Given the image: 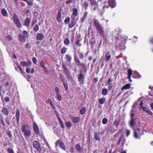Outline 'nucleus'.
I'll return each instance as SVG.
<instances>
[{
    "label": "nucleus",
    "instance_id": "obj_6",
    "mask_svg": "<svg viewBox=\"0 0 153 153\" xmlns=\"http://www.w3.org/2000/svg\"><path fill=\"white\" fill-rule=\"evenodd\" d=\"M77 78L78 82L80 84H83L84 83L85 78L82 74V71H80V73L78 74Z\"/></svg>",
    "mask_w": 153,
    "mask_h": 153
},
{
    "label": "nucleus",
    "instance_id": "obj_60",
    "mask_svg": "<svg viewBox=\"0 0 153 153\" xmlns=\"http://www.w3.org/2000/svg\"><path fill=\"white\" fill-rule=\"evenodd\" d=\"M6 37L8 39V41H10L12 39V37L9 35H7L6 36Z\"/></svg>",
    "mask_w": 153,
    "mask_h": 153
},
{
    "label": "nucleus",
    "instance_id": "obj_45",
    "mask_svg": "<svg viewBox=\"0 0 153 153\" xmlns=\"http://www.w3.org/2000/svg\"><path fill=\"white\" fill-rule=\"evenodd\" d=\"M80 40L77 39L75 42V44L76 45H77L79 47H80L81 46L82 44L81 43H80Z\"/></svg>",
    "mask_w": 153,
    "mask_h": 153
},
{
    "label": "nucleus",
    "instance_id": "obj_9",
    "mask_svg": "<svg viewBox=\"0 0 153 153\" xmlns=\"http://www.w3.org/2000/svg\"><path fill=\"white\" fill-rule=\"evenodd\" d=\"M59 146V147L64 150H65V147L64 143L62 142L60 140H58L55 143L56 147Z\"/></svg>",
    "mask_w": 153,
    "mask_h": 153
},
{
    "label": "nucleus",
    "instance_id": "obj_55",
    "mask_svg": "<svg viewBox=\"0 0 153 153\" xmlns=\"http://www.w3.org/2000/svg\"><path fill=\"white\" fill-rule=\"evenodd\" d=\"M37 21L36 19H33L31 22V25L33 26L37 22Z\"/></svg>",
    "mask_w": 153,
    "mask_h": 153
},
{
    "label": "nucleus",
    "instance_id": "obj_53",
    "mask_svg": "<svg viewBox=\"0 0 153 153\" xmlns=\"http://www.w3.org/2000/svg\"><path fill=\"white\" fill-rule=\"evenodd\" d=\"M7 151L8 153H14L13 149L10 148H7Z\"/></svg>",
    "mask_w": 153,
    "mask_h": 153
},
{
    "label": "nucleus",
    "instance_id": "obj_49",
    "mask_svg": "<svg viewBox=\"0 0 153 153\" xmlns=\"http://www.w3.org/2000/svg\"><path fill=\"white\" fill-rule=\"evenodd\" d=\"M6 133L10 138L12 137V131H7Z\"/></svg>",
    "mask_w": 153,
    "mask_h": 153
},
{
    "label": "nucleus",
    "instance_id": "obj_34",
    "mask_svg": "<svg viewBox=\"0 0 153 153\" xmlns=\"http://www.w3.org/2000/svg\"><path fill=\"white\" fill-rule=\"evenodd\" d=\"M106 101V98L104 97L100 99L99 100V103L101 104H103Z\"/></svg>",
    "mask_w": 153,
    "mask_h": 153
},
{
    "label": "nucleus",
    "instance_id": "obj_21",
    "mask_svg": "<svg viewBox=\"0 0 153 153\" xmlns=\"http://www.w3.org/2000/svg\"><path fill=\"white\" fill-rule=\"evenodd\" d=\"M16 115L17 123L18 126L19 125V121L20 119V112L18 109H17L16 110Z\"/></svg>",
    "mask_w": 153,
    "mask_h": 153
},
{
    "label": "nucleus",
    "instance_id": "obj_50",
    "mask_svg": "<svg viewBox=\"0 0 153 153\" xmlns=\"http://www.w3.org/2000/svg\"><path fill=\"white\" fill-rule=\"evenodd\" d=\"M83 7H85V9L86 10L87 9L88 6V3L86 1H85L83 3Z\"/></svg>",
    "mask_w": 153,
    "mask_h": 153
},
{
    "label": "nucleus",
    "instance_id": "obj_1",
    "mask_svg": "<svg viewBox=\"0 0 153 153\" xmlns=\"http://www.w3.org/2000/svg\"><path fill=\"white\" fill-rule=\"evenodd\" d=\"M73 13L71 16V20L69 24L68 25V26L69 28H72L74 27L76 24V21L78 20V18L76 19V17L78 15V11L76 8H73L72 9Z\"/></svg>",
    "mask_w": 153,
    "mask_h": 153
},
{
    "label": "nucleus",
    "instance_id": "obj_8",
    "mask_svg": "<svg viewBox=\"0 0 153 153\" xmlns=\"http://www.w3.org/2000/svg\"><path fill=\"white\" fill-rule=\"evenodd\" d=\"M116 4L115 0H109L108 1V6L104 5L103 6V8H108L109 7H110L112 8H113L116 6Z\"/></svg>",
    "mask_w": 153,
    "mask_h": 153
},
{
    "label": "nucleus",
    "instance_id": "obj_10",
    "mask_svg": "<svg viewBox=\"0 0 153 153\" xmlns=\"http://www.w3.org/2000/svg\"><path fill=\"white\" fill-rule=\"evenodd\" d=\"M94 23L97 30L103 29V27L97 19H95L94 20Z\"/></svg>",
    "mask_w": 153,
    "mask_h": 153
},
{
    "label": "nucleus",
    "instance_id": "obj_11",
    "mask_svg": "<svg viewBox=\"0 0 153 153\" xmlns=\"http://www.w3.org/2000/svg\"><path fill=\"white\" fill-rule=\"evenodd\" d=\"M33 129L35 133L36 134H38L40 133L39 127L36 123L34 121L33 124Z\"/></svg>",
    "mask_w": 153,
    "mask_h": 153
},
{
    "label": "nucleus",
    "instance_id": "obj_7",
    "mask_svg": "<svg viewBox=\"0 0 153 153\" xmlns=\"http://www.w3.org/2000/svg\"><path fill=\"white\" fill-rule=\"evenodd\" d=\"M140 129L139 128H137L135 130L134 132V136L136 139H140V137L143 133V132L140 133Z\"/></svg>",
    "mask_w": 153,
    "mask_h": 153
},
{
    "label": "nucleus",
    "instance_id": "obj_48",
    "mask_svg": "<svg viewBox=\"0 0 153 153\" xmlns=\"http://www.w3.org/2000/svg\"><path fill=\"white\" fill-rule=\"evenodd\" d=\"M66 51L67 48H66L64 47L61 49V54H63L66 52Z\"/></svg>",
    "mask_w": 153,
    "mask_h": 153
},
{
    "label": "nucleus",
    "instance_id": "obj_19",
    "mask_svg": "<svg viewBox=\"0 0 153 153\" xmlns=\"http://www.w3.org/2000/svg\"><path fill=\"white\" fill-rule=\"evenodd\" d=\"M33 147L36 150L41 146L39 142L37 141H34L33 142Z\"/></svg>",
    "mask_w": 153,
    "mask_h": 153
},
{
    "label": "nucleus",
    "instance_id": "obj_14",
    "mask_svg": "<svg viewBox=\"0 0 153 153\" xmlns=\"http://www.w3.org/2000/svg\"><path fill=\"white\" fill-rule=\"evenodd\" d=\"M113 81V79H111V78H109L108 79L107 81V85H108V89L109 91L111 90L114 88V86L111 83Z\"/></svg>",
    "mask_w": 153,
    "mask_h": 153
},
{
    "label": "nucleus",
    "instance_id": "obj_27",
    "mask_svg": "<svg viewBox=\"0 0 153 153\" xmlns=\"http://www.w3.org/2000/svg\"><path fill=\"white\" fill-rule=\"evenodd\" d=\"M132 74V72L131 70V69H129L128 70V79H129L130 82H132L131 79V76Z\"/></svg>",
    "mask_w": 153,
    "mask_h": 153
},
{
    "label": "nucleus",
    "instance_id": "obj_56",
    "mask_svg": "<svg viewBox=\"0 0 153 153\" xmlns=\"http://www.w3.org/2000/svg\"><path fill=\"white\" fill-rule=\"evenodd\" d=\"M90 1L91 5H94L96 4V2L95 1L92 0V1Z\"/></svg>",
    "mask_w": 153,
    "mask_h": 153
},
{
    "label": "nucleus",
    "instance_id": "obj_25",
    "mask_svg": "<svg viewBox=\"0 0 153 153\" xmlns=\"http://www.w3.org/2000/svg\"><path fill=\"white\" fill-rule=\"evenodd\" d=\"M97 30V32L99 33L100 37H102L103 38L105 37L103 29Z\"/></svg>",
    "mask_w": 153,
    "mask_h": 153
},
{
    "label": "nucleus",
    "instance_id": "obj_42",
    "mask_svg": "<svg viewBox=\"0 0 153 153\" xmlns=\"http://www.w3.org/2000/svg\"><path fill=\"white\" fill-rule=\"evenodd\" d=\"M70 21V18L69 16L67 17L64 20V22L65 24H69Z\"/></svg>",
    "mask_w": 153,
    "mask_h": 153
},
{
    "label": "nucleus",
    "instance_id": "obj_2",
    "mask_svg": "<svg viewBox=\"0 0 153 153\" xmlns=\"http://www.w3.org/2000/svg\"><path fill=\"white\" fill-rule=\"evenodd\" d=\"M29 127L28 125H23L22 126V131L25 138L29 137L31 134V131L29 129Z\"/></svg>",
    "mask_w": 153,
    "mask_h": 153
},
{
    "label": "nucleus",
    "instance_id": "obj_20",
    "mask_svg": "<svg viewBox=\"0 0 153 153\" xmlns=\"http://www.w3.org/2000/svg\"><path fill=\"white\" fill-rule=\"evenodd\" d=\"M45 38L44 35L41 33H37L36 36V39L38 40H42Z\"/></svg>",
    "mask_w": 153,
    "mask_h": 153
},
{
    "label": "nucleus",
    "instance_id": "obj_33",
    "mask_svg": "<svg viewBox=\"0 0 153 153\" xmlns=\"http://www.w3.org/2000/svg\"><path fill=\"white\" fill-rule=\"evenodd\" d=\"M1 14L4 16H6L7 15V13L6 10L4 9H2L1 10Z\"/></svg>",
    "mask_w": 153,
    "mask_h": 153
},
{
    "label": "nucleus",
    "instance_id": "obj_29",
    "mask_svg": "<svg viewBox=\"0 0 153 153\" xmlns=\"http://www.w3.org/2000/svg\"><path fill=\"white\" fill-rule=\"evenodd\" d=\"M62 82L65 91H68V88L67 80H66L65 81H64V80H63Z\"/></svg>",
    "mask_w": 153,
    "mask_h": 153
},
{
    "label": "nucleus",
    "instance_id": "obj_18",
    "mask_svg": "<svg viewBox=\"0 0 153 153\" xmlns=\"http://www.w3.org/2000/svg\"><path fill=\"white\" fill-rule=\"evenodd\" d=\"M20 64L23 67L29 66L31 65V63L29 60H27V62L23 61L20 62Z\"/></svg>",
    "mask_w": 153,
    "mask_h": 153
},
{
    "label": "nucleus",
    "instance_id": "obj_58",
    "mask_svg": "<svg viewBox=\"0 0 153 153\" xmlns=\"http://www.w3.org/2000/svg\"><path fill=\"white\" fill-rule=\"evenodd\" d=\"M1 122L3 126V128L4 130L5 129V124L4 123V120H3L2 119L1 120Z\"/></svg>",
    "mask_w": 153,
    "mask_h": 153
},
{
    "label": "nucleus",
    "instance_id": "obj_44",
    "mask_svg": "<svg viewBox=\"0 0 153 153\" xmlns=\"http://www.w3.org/2000/svg\"><path fill=\"white\" fill-rule=\"evenodd\" d=\"M17 67L19 69V70L20 71L21 73L22 74L24 75V74L25 73L24 72V71L23 70V69H22V68L21 67L20 65H19L18 64V63H17V64L16 65Z\"/></svg>",
    "mask_w": 153,
    "mask_h": 153
},
{
    "label": "nucleus",
    "instance_id": "obj_46",
    "mask_svg": "<svg viewBox=\"0 0 153 153\" xmlns=\"http://www.w3.org/2000/svg\"><path fill=\"white\" fill-rule=\"evenodd\" d=\"M108 121V119L106 118H104L102 120V123L103 124L105 125L107 123Z\"/></svg>",
    "mask_w": 153,
    "mask_h": 153
},
{
    "label": "nucleus",
    "instance_id": "obj_28",
    "mask_svg": "<svg viewBox=\"0 0 153 153\" xmlns=\"http://www.w3.org/2000/svg\"><path fill=\"white\" fill-rule=\"evenodd\" d=\"M130 88V84L129 83H127L122 87L121 90L122 91L124 89L127 90L128 89H129Z\"/></svg>",
    "mask_w": 153,
    "mask_h": 153
},
{
    "label": "nucleus",
    "instance_id": "obj_3",
    "mask_svg": "<svg viewBox=\"0 0 153 153\" xmlns=\"http://www.w3.org/2000/svg\"><path fill=\"white\" fill-rule=\"evenodd\" d=\"M22 35L19 34L18 36L19 41L22 43H24L25 41V39L29 37V34L27 32L24 30L22 33Z\"/></svg>",
    "mask_w": 153,
    "mask_h": 153
},
{
    "label": "nucleus",
    "instance_id": "obj_5",
    "mask_svg": "<svg viewBox=\"0 0 153 153\" xmlns=\"http://www.w3.org/2000/svg\"><path fill=\"white\" fill-rule=\"evenodd\" d=\"M74 59L75 62L78 67L80 66L82 68L83 70H84L86 67V64L85 63H81L77 57L74 55Z\"/></svg>",
    "mask_w": 153,
    "mask_h": 153
},
{
    "label": "nucleus",
    "instance_id": "obj_57",
    "mask_svg": "<svg viewBox=\"0 0 153 153\" xmlns=\"http://www.w3.org/2000/svg\"><path fill=\"white\" fill-rule=\"evenodd\" d=\"M55 91L56 93V94H60L59 93V88L56 87L55 88Z\"/></svg>",
    "mask_w": 153,
    "mask_h": 153
},
{
    "label": "nucleus",
    "instance_id": "obj_63",
    "mask_svg": "<svg viewBox=\"0 0 153 153\" xmlns=\"http://www.w3.org/2000/svg\"><path fill=\"white\" fill-rule=\"evenodd\" d=\"M4 101L6 102H9L10 100V98L8 97H6L4 98Z\"/></svg>",
    "mask_w": 153,
    "mask_h": 153
},
{
    "label": "nucleus",
    "instance_id": "obj_24",
    "mask_svg": "<svg viewBox=\"0 0 153 153\" xmlns=\"http://www.w3.org/2000/svg\"><path fill=\"white\" fill-rule=\"evenodd\" d=\"M141 76L140 74L137 71H134L132 75V77L134 78H139Z\"/></svg>",
    "mask_w": 153,
    "mask_h": 153
},
{
    "label": "nucleus",
    "instance_id": "obj_16",
    "mask_svg": "<svg viewBox=\"0 0 153 153\" xmlns=\"http://www.w3.org/2000/svg\"><path fill=\"white\" fill-rule=\"evenodd\" d=\"M39 153H48L47 148L41 146L37 150Z\"/></svg>",
    "mask_w": 153,
    "mask_h": 153
},
{
    "label": "nucleus",
    "instance_id": "obj_41",
    "mask_svg": "<svg viewBox=\"0 0 153 153\" xmlns=\"http://www.w3.org/2000/svg\"><path fill=\"white\" fill-rule=\"evenodd\" d=\"M65 126L67 127V128L70 129V128L72 126V123L70 122H66L65 123Z\"/></svg>",
    "mask_w": 153,
    "mask_h": 153
},
{
    "label": "nucleus",
    "instance_id": "obj_32",
    "mask_svg": "<svg viewBox=\"0 0 153 153\" xmlns=\"http://www.w3.org/2000/svg\"><path fill=\"white\" fill-rule=\"evenodd\" d=\"M120 123V120H115L113 124L116 128L118 127Z\"/></svg>",
    "mask_w": 153,
    "mask_h": 153
},
{
    "label": "nucleus",
    "instance_id": "obj_47",
    "mask_svg": "<svg viewBox=\"0 0 153 153\" xmlns=\"http://www.w3.org/2000/svg\"><path fill=\"white\" fill-rule=\"evenodd\" d=\"M39 27L38 25L36 24L35 25L33 30L35 32H36L39 30Z\"/></svg>",
    "mask_w": 153,
    "mask_h": 153
},
{
    "label": "nucleus",
    "instance_id": "obj_4",
    "mask_svg": "<svg viewBox=\"0 0 153 153\" xmlns=\"http://www.w3.org/2000/svg\"><path fill=\"white\" fill-rule=\"evenodd\" d=\"M12 17L13 22L16 27L18 28H21L22 26V23L17 15L15 13H13Z\"/></svg>",
    "mask_w": 153,
    "mask_h": 153
},
{
    "label": "nucleus",
    "instance_id": "obj_23",
    "mask_svg": "<svg viewBox=\"0 0 153 153\" xmlns=\"http://www.w3.org/2000/svg\"><path fill=\"white\" fill-rule=\"evenodd\" d=\"M105 62H107L111 58V55L109 52H106L105 55Z\"/></svg>",
    "mask_w": 153,
    "mask_h": 153
},
{
    "label": "nucleus",
    "instance_id": "obj_15",
    "mask_svg": "<svg viewBox=\"0 0 153 153\" xmlns=\"http://www.w3.org/2000/svg\"><path fill=\"white\" fill-rule=\"evenodd\" d=\"M69 118L71 119L72 122L74 123H77L80 120V118L79 117H74L71 115L69 116Z\"/></svg>",
    "mask_w": 153,
    "mask_h": 153
},
{
    "label": "nucleus",
    "instance_id": "obj_31",
    "mask_svg": "<svg viewBox=\"0 0 153 153\" xmlns=\"http://www.w3.org/2000/svg\"><path fill=\"white\" fill-rule=\"evenodd\" d=\"M86 108L85 107H82L79 111V113L80 114H83L86 112Z\"/></svg>",
    "mask_w": 153,
    "mask_h": 153
},
{
    "label": "nucleus",
    "instance_id": "obj_30",
    "mask_svg": "<svg viewBox=\"0 0 153 153\" xmlns=\"http://www.w3.org/2000/svg\"><path fill=\"white\" fill-rule=\"evenodd\" d=\"M65 59L68 62H70L71 61L72 58L71 56L69 54H67L65 56Z\"/></svg>",
    "mask_w": 153,
    "mask_h": 153
},
{
    "label": "nucleus",
    "instance_id": "obj_39",
    "mask_svg": "<svg viewBox=\"0 0 153 153\" xmlns=\"http://www.w3.org/2000/svg\"><path fill=\"white\" fill-rule=\"evenodd\" d=\"M42 140L44 142H45V144L47 146L49 149L50 148L49 144H48V142H47L46 139L44 137H43L42 138Z\"/></svg>",
    "mask_w": 153,
    "mask_h": 153
},
{
    "label": "nucleus",
    "instance_id": "obj_40",
    "mask_svg": "<svg viewBox=\"0 0 153 153\" xmlns=\"http://www.w3.org/2000/svg\"><path fill=\"white\" fill-rule=\"evenodd\" d=\"M135 125V121L134 119H131L129 122V125L131 127H133Z\"/></svg>",
    "mask_w": 153,
    "mask_h": 153
},
{
    "label": "nucleus",
    "instance_id": "obj_43",
    "mask_svg": "<svg viewBox=\"0 0 153 153\" xmlns=\"http://www.w3.org/2000/svg\"><path fill=\"white\" fill-rule=\"evenodd\" d=\"M63 68L64 70L66 73H69V70L66 65L65 64H62Z\"/></svg>",
    "mask_w": 153,
    "mask_h": 153
},
{
    "label": "nucleus",
    "instance_id": "obj_22",
    "mask_svg": "<svg viewBox=\"0 0 153 153\" xmlns=\"http://www.w3.org/2000/svg\"><path fill=\"white\" fill-rule=\"evenodd\" d=\"M100 132H95L94 133V138L96 140L100 141Z\"/></svg>",
    "mask_w": 153,
    "mask_h": 153
},
{
    "label": "nucleus",
    "instance_id": "obj_59",
    "mask_svg": "<svg viewBox=\"0 0 153 153\" xmlns=\"http://www.w3.org/2000/svg\"><path fill=\"white\" fill-rule=\"evenodd\" d=\"M32 61L33 62L36 64L37 62V59L35 57H33L32 58Z\"/></svg>",
    "mask_w": 153,
    "mask_h": 153
},
{
    "label": "nucleus",
    "instance_id": "obj_64",
    "mask_svg": "<svg viewBox=\"0 0 153 153\" xmlns=\"http://www.w3.org/2000/svg\"><path fill=\"white\" fill-rule=\"evenodd\" d=\"M46 102L47 104L49 103L50 105L52 103V101L50 99H48L46 100Z\"/></svg>",
    "mask_w": 153,
    "mask_h": 153
},
{
    "label": "nucleus",
    "instance_id": "obj_51",
    "mask_svg": "<svg viewBox=\"0 0 153 153\" xmlns=\"http://www.w3.org/2000/svg\"><path fill=\"white\" fill-rule=\"evenodd\" d=\"M79 58L81 59H82L83 58V55L82 53L79 51L78 52Z\"/></svg>",
    "mask_w": 153,
    "mask_h": 153
},
{
    "label": "nucleus",
    "instance_id": "obj_12",
    "mask_svg": "<svg viewBox=\"0 0 153 153\" xmlns=\"http://www.w3.org/2000/svg\"><path fill=\"white\" fill-rule=\"evenodd\" d=\"M61 9L59 10L58 12L57 15H56V19L57 22L59 23L62 22L61 19Z\"/></svg>",
    "mask_w": 153,
    "mask_h": 153
},
{
    "label": "nucleus",
    "instance_id": "obj_35",
    "mask_svg": "<svg viewBox=\"0 0 153 153\" xmlns=\"http://www.w3.org/2000/svg\"><path fill=\"white\" fill-rule=\"evenodd\" d=\"M75 148L78 152H81L82 150V149L79 144H76V145Z\"/></svg>",
    "mask_w": 153,
    "mask_h": 153
},
{
    "label": "nucleus",
    "instance_id": "obj_61",
    "mask_svg": "<svg viewBox=\"0 0 153 153\" xmlns=\"http://www.w3.org/2000/svg\"><path fill=\"white\" fill-rule=\"evenodd\" d=\"M27 4L29 5L32 6L33 5V1H28V2H27Z\"/></svg>",
    "mask_w": 153,
    "mask_h": 153
},
{
    "label": "nucleus",
    "instance_id": "obj_52",
    "mask_svg": "<svg viewBox=\"0 0 153 153\" xmlns=\"http://www.w3.org/2000/svg\"><path fill=\"white\" fill-rule=\"evenodd\" d=\"M59 77L60 78L62 82L63 80H64V81L66 80L65 78L64 77V76L62 74H59Z\"/></svg>",
    "mask_w": 153,
    "mask_h": 153
},
{
    "label": "nucleus",
    "instance_id": "obj_17",
    "mask_svg": "<svg viewBox=\"0 0 153 153\" xmlns=\"http://www.w3.org/2000/svg\"><path fill=\"white\" fill-rule=\"evenodd\" d=\"M31 21V19L30 18L27 17L24 20V24L23 25L27 27H29Z\"/></svg>",
    "mask_w": 153,
    "mask_h": 153
},
{
    "label": "nucleus",
    "instance_id": "obj_38",
    "mask_svg": "<svg viewBox=\"0 0 153 153\" xmlns=\"http://www.w3.org/2000/svg\"><path fill=\"white\" fill-rule=\"evenodd\" d=\"M108 93V91L107 88H103L102 90V94L103 95H106Z\"/></svg>",
    "mask_w": 153,
    "mask_h": 153
},
{
    "label": "nucleus",
    "instance_id": "obj_37",
    "mask_svg": "<svg viewBox=\"0 0 153 153\" xmlns=\"http://www.w3.org/2000/svg\"><path fill=\"white\" fill-rule=\"evenodd\" d=\"M64 43L65 45H68L70 43L69 39L67 37L65 38L64 40Z\"/></svg>",
    "mask_w": 153,
    "mask_h": 153
},
{
    "label": "nucleus",
    "instance_id": "obj_54",
    "mask_svg": "<svg viewBox=\"0 0 153 153\" xmlns=\"http://www.w3.org/2000/svg\"><path fill=\"white\" fill-rule=\"evenodd\" d=\"M56 97L57 99L59 101H61L62 100V97L60 94H59L58 95L56 94Z\"/></svg>",
    "mask_w": 153,
    "mask_h": 153
},
{
    "label": "nucleus",
    "instance_id": "obj_36",
    "mask_svg": "<svg viewBox=\"0 0 153 153\" xmlns=\"http://www.w3.org/2000/svg\"><path fill=\"white\" fill-rule=\"evenodd\" d=\"M5 121L6 123L8 126H9L10 124L11 119L10 118L8 117H6L5 119Z\"/></svg>",
    "mask_w": 153,
    "mask_h": 153
},
{
    "label": "nucleus",
    "instance_id": "obj_62",
    "mask_svg": "<svg viewBox=\"0 0 153 153\" xmlns=\"http://www.w3.org/2000/svg\"><path fill=\"white\" fill-rule=\"evenodd\" d=\"M44 62L43 60H42L41 61V62L40 63V65L42 68H43L44 67H45V66H44Z\"/></svg>",
    "mask_w": 153,
    "mask_h": 153
},
{
    "label": "nucleus",
    "instance_id": "obj_13",
    "mask_svg": "<svg viewBox=\"0 0 153 153\" xmlns=\"http://www.w3.org/2000/svg\"><path fill=\"white\" fill-rule=\"evenodd\" d=\"M1 111L3 114L8 116L9 113L8 109L6 108L4 106L2 107Z\"/></svg>",
    "mask_w": 153,
    "mask_h": 153
},
{
    "label": "nucleus",
    "instance_id": "obj_26",
    "mask_svg": "<svg viewBox=\"0 0 153 153\" xmlns=\"http://www.w3.org/2000/svg\"><path fill=\"white\" fill-rule=\"evenodd\" d=\"M57 118L59 122V123L61 126V128H62L64 129L65 127L63 124V123L62 120H61L59 116H57Z\"/></svg>",
    "mask_w": 153,
    "mask_h": 153
}]
</instances>
